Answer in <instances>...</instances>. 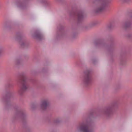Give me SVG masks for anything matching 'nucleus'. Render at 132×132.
Wrapping results in <instances>:
<instances>
[{
	"label": "nucleus",
	"instance_id": "4",
	"mask_svg": "<svg viewBox=\"0 0 132 132\" xmlns=\"http://www.w3.org/2000/svg\"><path fill=\"white\" fill-rule=\"evenodd\" d=\"M48 102L47 100H45L43 101L42 104V108L43 109H45L48 106Z\"/></svg>",
	"mask_w": 132,
	"mask_h": 132
},
{
	"label": "nucleus",
	"instance_id": "3",
	"mask_svg": "<svg viewBox=\"0 0 132 132\" xmlns=\"http://www.w3.org/2000/svg\"><path fill=\"white\" fill-rule=\"evenodd\" d=\"M91 81V78L89 72L88 71L86 72L84 80L85 83L87 85H88L90 83Z\"/></svg>",
	"mask_w": 132,
	"mask_h": 132
},
{
	"label": "nucleus",
	"instance_id": "10",
	"mask_svg": "<svg viewBox=\"0 0 132 132\" xmlns=\"http://www.w3.org/2000/svg\"><path fill=\"white\" fill-rule=\"evenodd\" d=\"M128 26H126V27H127Z\"/></svg>",
	"mask_w": 132,
	"mask_h": 132
},
{
	"label": "nucleus",
	"instance_id": "2",
	"mask_svg": "<svg viewBox=\"0 0 132 132\" xmlns=\"http://www.w3.org/2000/svg\"><path fill=\"white\" fill-rule=\"evenodd\" d=\"M21 88L23 90H26L28 87L27 85L26 82V77L24 76H23L21 78Z\"/></svg>",
	"mask_w": 132,
	"mask_h": 132
},
{
	"label": "nucleus",
	"instance_id": "1",
	"mask_svg": "<svg viewBox=\"0 0 132 132\" xmlns=\"http://www.w3.org/2000/svg\"><path fill=\"white\" fill-rule=\"evenodd\" d=\"M79 129L83 132H92L89 126L86 124L81 125L79 127Z\"/></svg>",
	"mask_w": 132,
	"mask_h": 132
},
{
	"label": "nucleus",
	"instance_id": "9",
	"mask_svg": "<svg viewBox=\"0 0 132 132\" xmlns=\"http://www.w3.org/2000/svg\"><path fill=\"white\" fill-rule=\"evenodd\" d=\"M78 17H79V18H80V15H78Z\"/></svg>",
	"mask_w": 132,
	"mask_h": 132
},
{
	"label": "nucleus",
	"instance_id": "8",
	"mask_svg": "<svg viewBox=\"0 0 132 132\" xmlns=\"http://www.w3.org/2000/svg\"><path fill=\"white\" fill-rule=\"evenodd\" d=\"M125 2H127L128 0H124Z\"/></svg>",
	"mask_w": 132,
	"mask_h": 132
},
{
	"label": "nucleus",
	"instance_id": "6",
	"mask_svg": "<svg viewBox=\"0 0 132 132\" xmlns=\"http://www.w3.org/2000/svg\"><path fill=\"white\" fill-rule=\"evenodd\" d=\"M111 109L109 108L106 109L105 111V113L106 114H108L111 112Z\"/></svg>",
	"mask_w": 132,
	"mask_h": 132
},
{
	"label": "nucleus",
	"instance_id": "5",
	"mask_svg": "<svg viewBox=\"0 0 132 132\" xmlns=\"http://www.w3.org/2000/svg\"><path fill=\"white\" fill-rule=\"evenodd\" d=\"M104 4H102L101 7L98 9L97 10V12H100L102 11L104 9Z\"/></svg>",
	"mask_w": 132,
	"mask_h": 132
},
{
	"label": "nucleus",
	"instance_id": "7",
	"mask_svg": "<svg viewBox=\"0 0 132 132\" xmlns=\"http://www.w3.org/2000/svg\"><path fill=\"white\" fill-rule=\"evenodd\" d=\"M16 5L20 7L22 5L23 3L21 2H19L16 3Z\"/></svg>",
	"mask_w": 132,
	"mask_h": 132
}]
</instances>
